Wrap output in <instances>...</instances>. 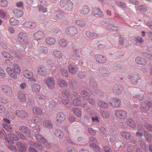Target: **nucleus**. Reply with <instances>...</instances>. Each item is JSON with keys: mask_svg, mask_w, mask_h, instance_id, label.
Instances as JSON below:
<instances>
[{"mask_svg": "<svg viewBox=\"0 0 152 152\" xmlns=\"http://www.w3.org/2000/svg\"><path fill=\"white\" fill-rule=\"evenodd\" d=\"M45 42L47 44L49 45H52L55 43L56 40L54 38L49 37L46 39Z\"/></svg>", "mask_w": 152, "mask_h": 152, "instance_id": "393cba45", "label": "nucleus"}, {"mask_svg": "<svg viewBox=\"0 0 152 152\" xmlns=\"http://www.w3.org/2000/svg\"><path fill=\"white\" fill-rule=\"evenodd\" d=\"M126 122L127 127L130 128L132 129H134L135 128L136 124L135 121L132 118H129Z\"/></svg>", "mask_w": 152, "mask_h": 152, "instance_id": "4468645a", "label": "nucleus"}, {"mask_svg": "<svg viewBox=\"0 0 152 152\" xmlns=\"http://www.w3.org/2000/svg\"><path fill=\"white\" fill-rule=\"evenodd\" d=\"M122 90V88L120 86L115 85L113 87V90L114 92L117 94H121Z\"/></svg>", "mask_w": 152, "mask_h": 152, "instance_id": "4be33fe9", "label": "nucleus"}, {"mask_svg": "<svg viewBox=\"0 0 152 152\" xmlns=\"http://www.w3.org/2000/svg\"><path fill=\"white\" fill-rule=\"evenodd\" d=\"M72 111L75 115L79 117L81 116V111L79 109L76 108H74Z\"/></svg>", "mask_w": 152, "mask_h": 152, "instance_id": "de8ad7c7", "label": "nucleus"}, {"mask_svg": "<svg viewBox=\"0 0 152 152\" xmlns=\"http://www.w3.org/2000/svg\"><path fill=\"white\" fill-rule=\"evenodd\" d=\"M31 89L34 92H38L40 91L41 87L39 85L35 84L32 86Z\"/></svg>", "mask_w": 152, "mask_h": 152, "instance_id": "c85d7f7f", "label": "nucleus"}, {"mask_svg": "<svg viewBox=\"0 0 152 152\" xmlns=\"http://www.w3.org/2000/svg\"><path fill=\"white\" fill-rule=\"evenodd\" d=\"M151 107H152V103L148 101L142 102L140 106L141 109L143 112H146L149 110Z\"/></svg>", "mask_w": 152, "mask_h": 152, "instance_id": "39448f33", "label": "nucleus"}, {"mask_svg": "<svg viewBox=\"0 0 152 152\" xmlns=\"http://www.w3.org/2000/svg\"><path fill=\"white\" fill-rule=\"evenodd\" d=\"M10 25L15 26L17 25L18 23V21L16 20L14 18H12L10 20Z\"/></svg>", "mask_w": 152, "mask_h": 152, "instance_id": "a19ab883", "label": "nucleus"}, {"mask_svg": "<svg viewBox=\"0 0 152 152\" xmlns=\"http://www.w3.org/2000/svg\"><path fill=\"white\" fill-rule=\"evenodd\" d=\"M37 141L42 144H45L48 147H50V145L48 144L47 140L39 134H36L34 135Z\"/></svg>", "mask_w": 152, "mask_h": 152, "instance_id": "423d86ee", "label": "nucleus"}, {"mask_svg": "<svg viewBox=\"0 0 152 152\" xmlns=\"http://www.w3.org/2000/svg\"><path fill=\"white\" fill-rule=\"evenodd\" d=\"M1 89L3 93L6 95H9L11 94L12 89L10 86L6 85H3L1 86Z\"/></svg>", "mask_w": 152, "mask_h": 152, "instance_id": "f8f14e48", "label": "nucleus"}, {"mask_svg": "<svg viewBox=\"0 0 152 152\" xmlns=\"http://www.w3.org/2000/svg\"><path fill=\"white\" fill-rule=\"evenodd\" d=\"M67 3L69 4V3L67 0H61L60 3V5L61 7L64 8Z\"/></svg>", "mask_w": 152, "mask_h": 152, "instance_id": "3c124183", "label": "nucleus"}, {"mask_svg": "<svg viewBox=\"0 0 152 152\" xmlns=\"http://www.w3.org/2000/svg\"><path fill=\"white\" fill-rule=\"evenodd\" d=\"M115 114L117 118L121 119H124L127 117V112L123 110H116Z\"/></svg>", "mask_w": 152, "mask_h": 152, "instance_id": "7ed1b4c3", "label": "nucleus"}, {"mask_svg": "<svg viewBox=\"0 0 152 152\" xmlns=\"http://www.w3.org/2000/svg\"><path fill=\"white\" fill-rule=\"evenodd\" d=\"M89 83L91 86L95 87L97 86V83L92 78H91L90 79Z\"/></svg>", "mask_w": 152, "mask_h": 152, "instance_id": "09e8293b", "label": "nucleus"}, {"mask_svg": "<svg viewBox=\"0 0 152 152\" xmlns=\"http://www.w3.org/2000/svg\"><path fill=\"white\" fill-rule=\"evenodd\" d=\"M69 89H67L66 90H64L62 92V94L66 96V97L68 98V99L69 100L72 99L71 96L70 95V93L69 92Z\"/></svg>", "mask_w": 152, "mask_h": 152, "instance_id": "e433bc0d", "label": "nucleus"}, {"mask_svg": "<svg viewBox=\"0 0 152 152\" xmlns=\"http://www.w3.org/2000/svg\"><path fill=\"white\" fill-rule=\"evenodd\" d=\"M55 134L57 137L61 138L63 136L64 134L62 131L57 129L55 132Z\"/></svg>", "mask_w": 152, "mask_h": 152, "instance_id": "49530a36", "label": "nucleus"}, {"mask_svg": "<svg viewBox=\"0 0 152 152\" xmlns=\"http://www.w3.org/2000/svg\"><path fill=\"white\" fill-rule=\"evenodd\" d=\"M96 59L97 62L100 63H104L106 62V59L103 55H98L96 56Z\"/></svg>", "mask_w": 152, "mask_h": 152, "instance_id": "6ab92c4d", "label": "nucleus"}, {"mask_svg": "<svg viewBox=\"0 0 152 152\" xmlns=\"http://www.w3.org/2000/svg\"><path fill=\"white\" fill-rule=\"evenodd\" d=\"M45 82L48 87L51 89H53L55 86V81L53 78L48 77L45 79Z\"/></svg>", "mask_w": 152, "mask_h": 152, "instance_id": "9b49d317", "label": "nucleus"}, {"mask_svg": "<svg viewBox=\"0 0 152 152\" xmlns=\"http://www.w3.org/2000/svg\"><path fill=\"white\" fill-rule=\"evenodd\" d=\"M45 35L44 32L42 31H38L34 34V36L35 39L37 40L41 39L44 37Z\"/></svg>", "mask_w": 152, "mask_h": 152, "instance_id": "dca6fc26", "label": "nucleus"}, {"mask_svg": "<svg viewBox=\"0 0 152 152\" xmlns=\"http://www.w3.org/2000/svg\"><path fill=\"white\" fill-rule=\"evenodd\" d=\"M121 100L117 98H112L110 102V104L115 107H119L121 105Z\"/></svg>", "mask_w": 152, "mask_h": 152, "instance_id": "1a4fd4ad", "label": "nucleus"}, {"mask_svg": "<svg viewBox=\"0 0 152 152\" xmlns=\"http://www.w3.org/2000/svg\"><path fill=\"white\" fill-rule=\"evenodd\" d=\"M143 60V58L140 57H137L135 59V62L138 64H140L141 62Z\"/></svg>", "mask_w": 152, "mask_h": 152, "instance_id": "680f3d73", "label": "nucleus"}, {"mask_svg": "<svg viewBox=\"0 0 152 152\" xmlns=\"http://www.w3.org/2000/svg\"><path fill=\"white\" fill-rule=\"evenodd\" d=\"M86 35L89 38H93L98 37V35L95 32H91L90 31H87L85 32Z\"/></svg>", "mask_w": 152, "mask_h": 152, "instance_id": "cd10ccee", "label": "nucleus"}, {"mask_svg": "<svg viewBox=\"0 0 152 152\" xmlns=\"http://www.w3.org/2000/svg\"><path fill=\"white\" fill-rule=\"evenodd\" d=\"M7 146L9 149L14 151H17L16 148L14 145H7Z\"/></svg>", "mask_w": 152, "mask_h": 152, "instance_id": "338daca9", "label": "nucleus"}, {"mask_svg": "<svg viewBox=\"0 0 152 152\" xmlns=\"http://www.w3.org/2000/svg\"><path fill=\"white\" fill-rule=\"evenodd\" d=\"M19 131L22 133L25 134L27 137H30L31 131L28 127L24 126H21L20 127Z\"/></svg>", "mask_w": 152, "mask_h": 152, "instance_id": "ddd939ff", "label": "nucleus"}, {"mask_svg": "<svg viewBox=\"0 0 152 152\" xmlns=\"http://www.w3.org/2000/svg\"><path fill=\"white\" fill-rule=\"evenodd\" d=\"M37 72L39 73V74L42 75H45L47 74L46 69L44 67L38 68Z\"/></svg>", "mask_w": 152, "mask_h": 152, "instance_id": "72a5a7b5", "label": "nucleus"}, {"mask_svg": "<svg viewBox=\"0 0 152 152\" xmlns=\"http://www.w3.org/2000/svg\"><path fill=\"white\" fill-rule=\"evenodd\" d=\"M14 55L18 59L20 58L21 55V53L18 51H15Z\"/></svg>", "mask_w": 152, "mask_h": 152, "instance_id": "0e129e2a", "label": "nucleus"}, {"mask_svg": "<svg viewBox=\"0 0 152 152\" xmlns=\"http://www.w3.org/2000/svg\"><path fill=\"white\" fill-rule=\"evenodd\" d=\"M18 39L19 42L21 44H25L27 40L26 34L23 32H20L18 36Z\"/></svg>", "mask_w": 152, "mask_h": 152, "instance_id": "9d476101", "label": "nucleus"}, {"mask_svg": "<svg viewBox=\"0 0 152 152\" xmlns=\"http://www.w3.org/2000/svg\"><path fill=\"white\" fill-rule=\"evenodd\" d=\"M1 54L3 57L5 58H9L11 59L13 58V56H11L9 53L6 51H2L1 53Z\"/></svg>", "mask_w": 152, "mask_h": 152, "instance_id": "a18cd8bd", "label": "nucleus"}, {"mask_svg": "<svg viewBox=\"0 0 152 152\" xmlns=\"http://www.w3.org/2000/svg\"><path fill=\"white\" fill-rule=\"evenodd\" d=\"M102 115L104 118H107L109 116V113L104 111H102Z\"/></svg>", "mask_w": 152, "mask_h": 152, "instance_id": "774afa93", "label": "nucleus"}, {"mask_svg": "<svg viewBox=\"0 0 152 152\" xmlns=\"http://www.w3.org/2000/svg\"><path fill=\"white\" fill-rule=\"evenodd\" d=\"M76 24L81 27H83L85 25V23L83 20H77L75 21Z\"/></svg>", "mask_w": 152, "mask_h": 152, "instance_id": "8fccbe9b", "label": "nucleus"}, {"mask_svg": "<svg viewBox=\"0 0 152 152\" xmlns=\"http://www.w3.org/2000/svg\"><path fill=\"white\" fill-rule=\"evenodd\" d=\"M23 75L25 78L31 80V81H35V80L33 78V72L31 71L26 69L23 70L22 72Z\"/></svg>", "mask_w": 152, "mask_h": 152, "instance_id": "20e7f679", "label": "nucleus"}, {"mask_svg": "<svg viewBox=\"0 0 152 152\" xmlns=\"http://www.w3.org/2000/svg\"><path fill=\"white\" fill-rule=\"evenodd\" d=\"M58 44L60 46L62 47H65L67 45V43L64 39H61L59 41Z\"/></svg>", "mask_w": 152, "mask_h": 152, "instance_id": "ea45409f", "label": "nucleus"}, {"mask_svg": "<svg viewBox=\"0 0 152 152\" xmlns=\"http://www.w3.org/2000/svg\"><path fill=\"white\" fill-rule=\"evenodd\" d=\"M90 11L89 7L87 5H85L82 7V10H80V12L81 14L85 15L88 14Z\"/></svg>", "mask_w": 152, "mask_h": 152, "instance_id": "aec40b11", "label": "nucleus"}, {"mask_svg": "<svg viewBox=\"0 0 152 152\" xmlns=\"http://www.w3.org/2000/svg\"><path fill=\"white\" fill-rule=\"evenodd\" d=\"M138 10L140 12H144L147 11V7L144 5H140L138 6Z\"/></svg>", "mask_w": 152, "mask_h": 152, "instance_id": "c03bdc74", "label": "nucleus"}, {"mask_svg": "<svg viewBox=\"0 0 152 152\" xmlns=\"http://www.w3.org/2000/svg\"><path fill=\"white\" fill-rule=\"evenodd\" d=\"M0 136L1 137L3 140L5 139L7 137L6 134L3 129H1Z\"/></svg>", "mask_w": 152, "mask_h": 152, "instance_id": "4d7b16f0", "label": "nucleus"}, {"mask_svg": "<svg viewBox=\"0 0 152 152\" xmlns=\"http://www.w3.org/2000/svg\"><path fill=\"white\" fill-rule=\"evenodd\" d=\"M66 33L71 36H74L77 34V28L74 26H69L66 30Z\"/></svg>", "mask_w": 152, "mask_h": 152, "instance_id": "0eeeda50", "label": "nucleus"}, {"mask_svg": "<svg viewBox=\"0 0 152 152\" xmlns=\"http://www.w3.org/2000/svg\"><path fill=\"white\" fill-rule=\"evenodd\" d=\"M69 89H67L66 90H64L62 92V94L66 96V97L68 98V99L69 100L72 99L71 96L70 95V93L69 92Z\"/></svg>", "mask_w": 152, "mask_h": 152, "instance_id": "4c0bfd02", "label": "nucleus"}, {"mask_svg": "<svg viewBox=\"0 0 152 152\" xmlns=\"http://www.w3.org/2000/svg\"><path fill=\"white\" fill-rule=\"evenodd\" d=\"M81 94L83 96L84 99L89 100V103L92 104H94V102L92 99L90 98V94L85 91H82L81 92Z\"/></svg>", "mask_w": 152, "mask_h": 152, "instance_id": "6e6552de", "label": "nucleus"}, {"mask_svg": "<svg viewBox=\"0 0 152 152\" xmlns=\"http://www.w3.org/2000/svg\"><path fill=\"white\" fill-rule=\"evenodd\" d=\"M80 99H77V100L76 99H74L73 101V104L75 106H78L80 104Z\"/></svg>", "mask_w": 152, "mask_h": 152, "instance_id": "69168bd1", "label": "nucleus"}, {"mask_svg": "<svg viewBox=\"0 0 152 152\" xmlns=\"http://www.w3.org/2000/svg\"><path fill=\"white\" fill-rule=\"evenodd\" d=\"M97 104L99 107L103 108H107L109 107L108 104L102 101H99L97 102Z\"/></svg>", "mask_w": 152, "mask_h": 152, "instance_id": "bb28decb", "label": "nucleus"}, {"mask_svg": "<svg viewBox=\"0 0 152 152\" xmlns=\"http://www.w3.org/2000/svg\"><path fill=\"white\" fill-rule=\"evenodd\" d=\"M8 136L15 140H17L18 139L17 135L13 133H9L8 134Z\"/></svg>", "mask_w": 152, "mask_h": 152, "instance_id": "5fc2aeb1", "label": "nucleus"}, {"mask_svg": "<svg viewBox=\"0 0 152 152\" xmlns=\"http://www.w3.org/2000/svg\"><path fill=\"white\" fill-rule=\"evenodd\" d=\"M144 125L148 131L152 132V125L146 122L144 124Z\"/></svg>", "mask_w": 152, "mask_h": 152, "instance_id": "864d4df0", "label": "nucleus"}, {"mask_svg": "<svg viewBox=\"0 0 152 152\" xmlns=\"http://www.w3.org/2000/svg\"><path fill=\"white\" fill-rule=\"evenodd\" d=\"M23 26L25 27L31 29L34 28L37 26L35 22L31 21H26L23 23Z\"/></svg>", "mask_w": 152, "mask_h": 152, "instance_id": "2eb2a0df", "label": "nucleus"}, {"mask_svg": "<svg viewBox=\"0 0 152 152\" xmlns=\"http://www.w3.org/2000/svg\"><path fill=\"white\" fill-rule=\"evenodd\" d=\"M92 13L94 15H97L99 17H102L103 14L99 9L94 8L92 10Z\"/></svg>", "mask_w": 152, "mask_h": 152, "instance_id": "5701e85b", "label": "nucleus"}, {"mask_svg": "<svg viewBox=\"0 0 152 152\" xmlns=\"http://www.w3.org/2000/svg\"><path fill=\"white\" fill-rule=\"evenodd\" d=\"M3 127L5 130L9 132H11L12 131V127L10 125L4 123L2 124Z\"/></svg>", "mask_w": 152, "mask_h": 152, "instance_id": "58836bf2", "label": "nucleus"}, {"mask_svg": "<svg viewBox=\"0 0 152 152\" xmlns=\"http://www.w3.org/2000/svg\"><path fill=\"white\" fill-rule=\"evenodd\" d=\"M44 126L46 128L50 129L53 127V124L50 121L48 120H46L43 122Z\"/></svg>", "mask_w": 152, "mask_h": 152, "instance_id": "b1692460", "label": "nucleus"}, {"mask_svg": "<svg viewBox=\"0 0 152 152\" xmlns=\"http://www.w3.org/2000/svg\"><path fill=\"white\" fill-rule=\"evenodd\" d=\"M15 115L18 117L21 118H25L28 116L27 113L23 110H16L15 111Z\"/></svg>", "mask_w": 152, "mask_h": 152, "instance_id": "a211bd4d", "label": "nucleus"}, {"mask_svg": "<svg viewBox=\"0 0 152 152\" xmlns=\"http://www.w3.org/2000/svg\"><path fill=\"white\" fill-rule=\"evenodd\" d=\"M42 120L41 118L39 117H34L31 120L32 121L35 122V123L40 122Z\"/></svg>", "mask_w": 152, "mask_h": 152, "instance_id": "bf43d9fd", "label": "nucleus"}, {"mask_svg": "<svg viewBox=\"0 0 152 152\" xmlns=\"http://www.w3.org/2000/svg\"><path fill=\"white\" fill-rule=\"evenodd\" d=\"M139 143L141 148H142L144 149H146V145L142 140H140L139 141Z\"/></svg>", "mask_w": 152, "mask_h": 152, "instance_id": "e2e57ef3", "label": "nucleus"}, {"mask_svg": "<svg viewBox=\"0 0 152 152\" xmlns=\"http://www.w3.org/2000/svg\"><path fill=\"white\" fill-rule=\"evenodd\" d=\"M8 2L6 0H2L0 1V6L4 7H6L7 5Z\"/></svg>", "mask_w": 152, "mask_h": 152, "instance_id": "6e6d98bb", "label": "nucleus"}, {"mask_svg": "<svg viewBox=\"0 0 152 152\" xmlns=\"http://www.w3.org/2000/svg\"><path fill=\"white\" fill-rule=\"evenodd\" d=\"M13 12L15 15L18 17H21L23 15V12L20 10L15 9L13 10Z\"/></svg>", "mask_w": 152, "mask_h": 152, "instance_id": "473e14b6", "label": "nucleus"}, {"mask_svg": "<svg viewBox=\"0 0 152 152\" xmlns=\"http://www.w3.org/2000/svg\"><path fill=\"white\" fill-rule=\"evenodd\" d=\"M73 50H74L73 52L74 54L76 57V59H78L80 58V56L79 54V52L77 46H75L73 47Z\"/></svg>", "mask_w": 152, "mask_h": 152, "instance_id": "c9c22d12", "label": "nucleus"}, {"mask_svg": "<svg viewBox=\"0 0 152 152\" xmlns=\"http://www.w3.org/2000/svg\"><path fill=\"white\" fill-rule=\"evenodd\" d=\"M97 140L94 137H91L90 138V146L91 148H93L97 143Z\"/></svg>", "mask_w": 152, "mask_h": 152, "instance_id": "f704fd0d", "label": "nucleus"}, {"mask_svg": "<svg viewBox=\"0 0 152 152\" xmlns=\"http://www.w3.org/2000/svg\"><path fill=\"white\" fill-rule=\"evenodd\" d=\"M26 94L23 91L19 92L18 93V97L19 100L22 102H24L26 100Z\"/></svg>", "mask_w": 152, "mask_h": 152, "instance_id": "f3484780", "label": "nucleus"}, {"mask_svg": "<svg viewBox=\"0 0 152 152\" xmlns=\"http://www.w3.org/2000/svg\"><path fill=\"white\" fill-rule=\"evenodd\" d=\"M58 85L61 87H67L68 84L67 83L62 79H59L58 80Z\"/></svg>", "mask_w": 152, "mask_h": 152, "instance_id": "c756f323", "label": "nucleus"}, {"mask_svg": "<svg viewBox=\"0 0 152 152\" xmlns=\"http://www.w3.org/2000/svg\"><path fill=\"white\" fill-rule=\"evenodd\" d=\"M121 134L123 138L127 140L130 139L131 137V134L129 132L123 131L121 132Z\"/></svg>", "mask_w": 152, "mask_h": 152, "instance_id": "2f4dec72", "label": "nucleus"}, {"mask_svg": "<svg viewBox=\"0 0 152 152\" xmlns=\"http://www.w3.org/2000/svg\"><path fill=\"white\" fill-rule=\"evenodd\" d=\"M48 52V50L47 47H41L39 49L40 53L44 54H46Z\"/></svg>", "mask_w": 152, "mask_h": 152, "instance_id": "37998d69", "label": "nucleus"}, {"mask_svg": "<svg viewBox=\"0 0 152 152\" xmlns=\"http://www.w3.org/2000/svg\"><path fill=\"white\" fill-rule=\"evenodd\" d=\"M39 10L40 12H42L43 13H45L47 11V9L46 7H42L41 5H39L38 6Z\"/></svg>", "mask_w": 152, "mask_h": 152, "instance_id": "13d9d810", "label": "nucleus"}, {"mask_svg": "<svg viewBox=\"0 0 152 152\" xmlns=\"http://www.w3.org/2000/svg\"><path fill=\"white\" fill-rule=\"evenodd\" d=\"M69 70L70 72L72 74H75L78 70L77 67L75 66L69 65L68 66Z\"/></svg>", "mask_w": 152, "mask_h": 152, "instance_id": "a878e982", "label": "nucleus"}, {"mask_svg": "<svg viewBox=\"0 0 152 152\" xmlns=\"http://www.w3.org/2000/svg\"><path fill=\"white\" fill-rule=\"evenodd\" d=\"M55 56L58 58H61L62 56V55L61 52L58 51H56L54 52Z\"/></svg>", "mask_w": 152, "mask_h": 152, "instance_id": "603ef678", "label": "nucleus"}, {"mask_svg": "<svg viewBox=\"0 0 152 152\" xmlns=\"http://www.w3.org/2000/svg\"><path fill=\"white\" fill-rule=\"evenodd\" d=\"M32 111L34 114L36 115H41L42 113V110L37 107L33 108Z\"/></svg>", "mask_w": 152, "mask_h": 152, "instance_id": "7c9ffc66", "label": "nucleus"}, {"mask_svg": "<svg viewBox=\"0 0 152 152\" xmlns=\"http://www.w3.org/2000/svg\"><path fill=\"white\" fill-rule=\"evenodd\" d=\"M138 131L136 132V135L138 137H142L144 136L146 140L148 142H150L151 140V137L149 135L147 131H145L142 126L141 125H138Z\"/></svg>", "mask_w": 152, "mask_h": 152, "instance_id": "f03ea898", "label": "nucleus"}, {"mask_svg": "<svg viewBox=\"0 0 152 152\" xmlns=\"http://www.w3.org/2000/svg\"><path fill=\"white\" fill-rule=\"evenodd\" d=\"M12 69L10 67H7L6 72L12 78L16 79L18 78L17 74L20 73V68L17 64L15 63L12 65Z\"/></svg>", "mask_w": 152, "mask_h": 152, "instance_id": "f257e3e1", "label": "nucleus"}, {"mask_svg": "<svg viewBox=\"0 0 152 152\" xmlns=\"http://www.w3.org/2000/svg\"><path fill=\"white\" fill-rule=\"evenodd\" d=\"M65 115L62 113H60L57 114V120L61 121L65 118Z\"/></svg>", "mask_w": 152, "mask_h": 152, "instance_id": "79ce46f5", "label": "nucleus"}, {"mask_svg": "<svg viewBox=\"0 0 152 152\" xmlns=\"http://www.w3.org/2000/svg\"><path fill=\"white\" fill-rule=\"evenodd\" d=\"M67 1H69V4L67 3V4L64 8V9L66 11L70 12L73 10V3L70 0H67Z\"/></svg>", "mask_w": 152, "mask_h": 152, "instance_id": "412c9836", "label": "nucleus"}, {"mask_svg": "<svg viewBox=\"0 0 152 152\" xmlns=\"http://www.w3.org/2000/svg\"><path fill=\"white\" fill-rule=\"evenodd\" d=\"M142 55L148 59H152V55L149 53H142Z\"/></svg>", "mask_w": 152, "mask_h": 152, "instance_id": "052dcab7", "label": "nucleus"}]
</instances>
